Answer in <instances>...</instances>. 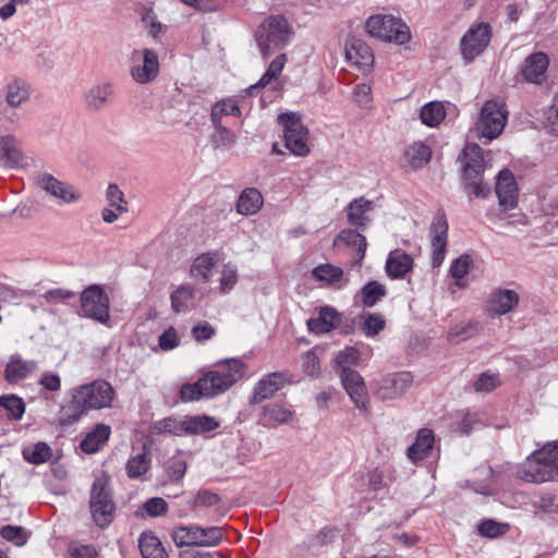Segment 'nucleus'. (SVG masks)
<instances>
[{
  "mask_svg": "<svg viewBox=\"0 0 558 558\" xmlns=\"http://www.w3.org/2000/svg\"><path fill=\"white\" fill-rule=\"evenodd\" d=\"M71 401L62 407L60 422L62 425L76 423L88 411L110 409L117 398V391L110 383L95 379L72 388Z\"/></svg>",
  "mask_w": 558,
  "mask_h": 558,
  "instance_id": "f257e3e1",
  "label": "nucleus"
},
{
  "mask_svg": "<svg viewBox=\"0 0 558 558\" xmlns=\"http://www.w3.org/2000/svg\"><path fill=\"white\" fill-rule=\"evenodd\" d=\"M244 372L245 365L240 360L218 362L215 369L204 373L196 383L183 385L180 390L181 399L192 402L225 393L243 377Z\"/></svg>",
  "mask_w": 558,
  "mask_h": 558,
  "instance_id": "f03ea898",
  "label": "nucleus"
},
{
  "mask_svg": "<svg viewBox=\"0 0 558 558\" xmlns=\"http://www.w3.org/2000/svg\"><path fill=\"white\" fill-rule=\"evenodd\" d=\"M519 476L530 483L558 480V442H548L529 456Z\"/></svg>",
  "mask_w": 558,
  "mask_h": 558,
  "instance_id": "7ed1b4c3",
  "label": "nucleus"
},
{
  "mask_svg": "<svg viewBox=\"0 0 558 558\" xmlns=\"http://www.w3.org/2000/svg\"><path fill=\"white\" fill-rule=\"evenodd\" d=\"M365 31L373 38L396 45H404L411 39L408 25L392 14L371 15L365 22Z\"/></svg>",
  "mask_w": 558,
  "mask_h": 558,
  "instance_id": "20e7f679",
  "label": "nucleus"
},
{
  "mask_svg": "<svg viewBox=\"0 0 558 558\" xmlns=\"http://www.w3.org/2000/svg\"><path fill=\"white\" fill-rule=\"evenodd\" d=\"M291 34V28L284 17H267L256 31V41L262 54L267 58L276 50L282 49Z\"/></svg>",
  "mask_w": 558,
  "mask_h": 558,
  "instance_id": "39448f33",
  "label": "nucleus"
},
{
  "mask_svg": "<svg viewBox=\"0 0 558 558\" xmlns=\"http://www.w3.org/2000/svg\"><path fill=\"white\" fill-rule=\"evenodd\" d=\"M77 314L110 327V299L101 286L90 284L82 291Z\"/></svg>",
  "mask_w": 558,
  "mask_h": 558,
  "instance_id": "423d86ee",
  "label": "nucleus"
},
{
  "mask_svg": "<svg viewBox=\"0 0 558 558\" xmlns=\"http://www.w3.org/2000/svg\"><path fill=\"white\" fill-rule=\"evenodd\" d=\"M92 517L97 526L107 527L113 520L116 505L106 476L96 477L89 496Z\"/></svg>",
  "mask_w": 558,
  "mask_h": 558,
  "instance_id": "0eeeda50",
  "label": "nucleus"
},
{
  "mask_svg": "<svg viewBox=\"0 0 558 558\" xmlns=\"http://www.w3.org/2000/svg\"><path fill=\"white\" fill-rule=\"evenodd\" d=\"M278 122L283 128L286 147L295 156L305 157L310 154L308 130L294 112L278 116Z\"/></svg>",
  "mask_w": 558,
  "mask_h": 558,
  "instance_id": "6e6552de",
  "label": "nucleus"
},
{
  "mask_svg": "<svg viewBox=\"0 0 558 558\" xmlns=\"http://www.w3.org/2000/svg\"><path fill=\"white\" fill-rule=\"evenodd\" d=\"M508 120L506 104L500 100H487L482 107L478 129L482 136L492 141L497 138L504 131Z\"/></svg>",
  "mask_w": 558,
  "mask_h": 558,
  "instance_id": "1a4fd4ad",
  "label": "nucleus"
},
{
  "mask_svg": "<svg viewBox=\"0 0 558 558\" xmlns=\"http://www.w3.org/2000/svg\"><path fill=\"white\" fill-rule=\"evenodd\" d=\"M492 39V27L488 23L481 22L472 25L460 40L462 58L472 62L488 47Z\"/></svg>",
  "mask_w": 558,
  "mask_h": 558,
  "instance_id": "9d476101",
  "label": "nucleus"
},
{
  "mask_svg": "<svg viewBox=\"0 0 558 558\" xmlns=\"http://www.w3.org/2000/svg\"><path fill=\"white\" fill-rule=\"evenodd\" d=\"M130 75L137 84H148L159 74V58L155 50L145 48L132 54Z\"/></svg>",
  "mask_w": 558,
  "mask_h": 558,
  "instance_id": "9b49d317",
  "label": "nucleus"
},
{
  "mask_svg": "<svg viewBox=\"0 0 558 558\" xmlns=\"http://www.w3.org/2000/svg\"><path fill=\"white\" fill-rule=\"evenodd\" d=\"M37 185L59 204L77 203L82 198L81 192L72 184L61 181L51 173L43 172L36 177Z\"/></svg>",
  "mask_w": 558,
  "mask_h": 558,
  "instance_id": "f8f14e48",
  "label": "nucleus"
},
{
  "mask_svg": "<svg viewBox=\"0 0 558 558\" xmlns=\"http://www.w3.org/2000/svg\"><path fill=\"white\" fill-rule=\"evenodd\" d=\"M114 85L109 81L92 85L83 96L84 105L92 112H99L109 107L114 99Z\"/></svg>",
  "mask_w": 558,
  "mask_h": 558,
  "instance_id": "ddd939ff",
  "label": "nucleus"
},
{
  "mask_svg": "<svg viewBox=\"0 0 558 558\" xmlns=\"http://www.w3.org/2000/svg\"><path fill=\"white\" fill-rule=\"evenodd\" d=\"M341 383L352 402L357 409L364 413L369 411V399L365 387L364 379L355 372H348L339 375Z\"/></svg>",
  "mask_w": 558,
  "mask_h": 558,
  "instance_id": "4468645a",
  "label": "nucleus"
},
{
  "mask_svg": "<svg viewBox=\"0 0 558 558\" xmlns=\"http://www.w3.org/2000/svg\"><path fill=\"white\" fill-rule=\"evenodd\" d=\"M484 151L477 144H466L462 150V178L477 180L485 171Z\"/></svg>",
  "mask_w": 558,
  "mask_h": 558,
  "instance_id": "2eb2a0df",
  "label": "nucleus"
},
{
  "mask_svg": "<svg viewBox=\"0 0 558 558\" xmlns=\"http://www.w3.org/2000/svg\"><path fill=\"white\" fill-rule=\"evenodd\" d=\"M447 239L448 222L445 215H438L434 218L430 226L432 259L434 267L440 266L444 262L447 247Z\"/></svg>",
  "mask_w": 558,
  "mask_h": 558,
  "instance_id": "dca6fc26",
  "label": "nucleus"
},
{
  "mask_svg": "<svg viewBox=\"0 0 558 558\" xmlns=\"http://www.w3.org/2000/svg\"><path fill=\"white\" fill-rule=\"evenodd\" d=\"M410 373L402 372L385 377L376 391L380 400H393L401 397L412 385Z\"/></svg>",
  "mask_w": 558,
  "mask_h": 558,
  "instance_id": "f3484780",
  "label": "nucleus"
},
{
  "mask_svg": "<svg viewBox=\"0 0 558 558\" xmlns=\"http://www.w3.org/2000/svg\"><path fill=\"white\" fill-rule=\"evenodd\" d=\"M289 381V375L282 372H275L264 376L254 387L251 403L257 404L271 398Z\"/></svg>",
  "mask_w": 558,
  "mask_h": 558,
  "instance_id": "a211bd4d",
  "label": "nucleus"
},
{
  "mask_svg": "<svg viewBox=\"0 0 558 558\" xmlns=\"http://www.w3.org/2000/svg\"><path fill=\"white\" fill-rule=\"evenodd\" d=\"M293 417L294 411L290 407L271 402L262 408L259 424L266 428H277L279 425L289 424Z\"/></svg>",
  "mask_w": 558,
  "mask_h": 558,
  "instance_id": "6ab92c4d",
  "label": "nucleus"
},
{
  "mask_svg": "<svg viewBox=\"0 0 558 558\" xmlns=\"http://www.w3.org/2000/svg\"><path fill=\"white\" fill-rule=\"evenodd\" d=\"M0 163L7 168H24L27 166L22 153L21 142L12 136H0Z\"/></svg>",
  "mask_w": 558,
  "mask_h": 558,
  "instance_id": "aec40b11",
  "label": "nucleus"
},
{
  "mask_svg": "<svg viewBox=\"0 0 558 558\" xmlns=\"http://www.w3.org/2000/svg\"><path fill=\"white\" fill-rule=\"evenodd\" d=\"M345 57L349 62L363 72H368L375 60L371 47L363 40L355 38L347 43Z\"/></svg>",
  "mask_w": 558,
  "mask_h": 558,
  "instance_id": "412c9836",
  "label": "nucleus"
},
{
  "mask_svg": "<svg viewBox=\"0 0 558 558\" xmlns=\"http://www.w3.org/2000/svg\"><path fill=\"white\" fill-rule=\"evenodd\" d=\"M496 194L499 204L505 209H512L518 204V186L513 174L509 170L499 172L496 182Z\"/></svg>",
  "mask_w": 558,
  "mask_h": 558,
  "instance_id": "4be33fe9",
  "label": "nucleus"
},
{
  "mask_svg": "<svg viewBox=\"0 0 558 558\" xmlns=\"http://www.w3.org/2000/svg\"><path fill=\"white\" fill-rule=\"evenodd\" d=\"M38 368V363L34 360H24L21 355H11L5 368L4 379L9 384H17L28 378Z\"/></svg>",
  "mask_w": 558,
  "mask_h": 558,
  "instance_id": "5701e85b",
  "label": "nucleus"
},
{
  "mask_svg": "<svg viewBox=\"0 0 558 558\" xmlns=\"http://www.w3.org/2000/svg\"><path fill=\"white\" fill-rule=\"evenodd\" d=\"M549 64V58L545 52H534L529 56L521 69V75L526 82L539 84Z\"/></svg>",
  "mask_w": 558,
  "mask_h": 558,
  "instance_id": "b1692460",
  "label": "nucleus"
},
{
  "mask_svg": "<svg viewBox=\"0 0 558 558\" xmlns=\"http://www.w3.org/2000/svg\"><path fill=\"white\" fill-rule=\"evenodd\" d=\"M432 158V148L424 142H414L408 145L402 154L401 162L402 166L417 170L423 168Z\"/></svg>",
  "mask_w": 558,
  "mask_h": 558,
  "instance_id": "393cba45",
  "label": "nucleus"
},
{
  "mask_svg": "<svg viewBox=\"0 0 558 558\" xmlns=\"http://www.w3.org/2000/svg\"><path fill=\"white\" fill-rule=\"evenodd\" d=\"M519 294L509 289H497L488 299V311L496 315H505L511 312L519 303Z\"/></svg>",
  "mask_w": 558,
  "mask_h": 558,
  "instance_id": "a878e982",
  "label": "nucleus"
},
{
  "mask_svg": "<svg viewBox=\"0 0 558 558\" xmlns=\"http://www.w3.org/2000/svg\"><path fill=\"white\" fill-rule=\"evenodd\" d=\"M413 258L402 250H393L388 254L385 270L391 279H401L413 268Z\"/></svg>",
  "mask_w": 558,
  "mask_h": 558,
  "instance_id": "bb28decb",
  "label": "nucleus"
},
{
  "mask_svg": "<svg viewBox=\"0 0 558 558\" xmlns=\"http://www.w3.org/2000/svg\"><path fill=\"white\" fill-rule=\"evenodd\" d=\"M435 436L432 429L422 428L417 432L415 441L408 448V458L417 462L426 459L434 448Z\"/></svg>",
  "mask_w": 558,
  "mask_h": 558,
  "instance_id": "cd10ccee",
  "label": "nucleus"
},
{
  "mask_svg": "<svg viewBox=\"0 0 558 558\" xmlns=\"http://www.w3.org/2000/svg\"><path fill=\"white\" fill-rule=\"evenodd\" d=\"M374 203L364 197L355 198L347 206V218L350 225L365 229L369 222L368 214L373 210Z\"/></svg>",
  "mask_w": 558,
  "mask_h": 558,
  "instance_id": "c85d7f7f",
  "label": "nucleus"
},
{
  "mask_svg": "<svg viewBox=\"0 0 558 558\" xmlns=\"http://www.w3.org/2000/svg\"><path fill=\"white\" fill-rule=\"evenodd\" d=\"M340 324V317L337 311L329 306L319 310L318 316L307 320V327L311 332L322 335L335 329Z\"/></svg>",
  "mask_w": 558,
  "mask_h": 558,
  "instance_id": "c756f323",
  "label": "nucleus"
},
{
  "mask_svg": "<svg viewBox=\"0 0 558 558\" xmlns=\"http://www.w3.org/2000/svg\"><path fill=\"white\" fill-rule=\"evenodd\" d=\"M31 97L29 85L23 78L14 77L4 86V98L12 108H19Z\"/></svg>",
  "mask_w": 558,
  "mask_h": 558,
  "instance_id": "7c9ffc66",
  "label": "nucleus"
},
{
  "mask_svg": "<svg viewBox=\"0 0 558 558\" xmlns=\"http://www.w3.org/2000/svg\"><path fill=\"white\" fill-rule=\"evenodd\" d=\"M217 262L218 257L214 252L201 254L192 262L190 277L204 283L208 282Z\"/></svg>",
  "mask_w": 558,
  "mask_h": 558,
  "instance_id": "2f4dec72",
  "label": "nucleus"
},
{
  "mask_svg": "<svg viewBox=\"0 0 558 558\" xmlns=\"http://www.w3.org/2000/svg\"><path fill=\"white\" fill-rule=\"evenodd\" d=\"M264 205L262 193L256 187L244 189L236 201V211L243 216L257 214Z\"/></svg>",
  "mask_w": 558,
  "mask_h": 558,
  "instance_id": "473e14b6",
  "label": "nucleus"
},
{
  "mask_svg": "<svg viewBox=\"0 0 558 558\" xmlns=\"http://www.w3.org/2000/svg\"><path fill=\"white\" fill-rule=\"evenodd\" d=\"M110 435V426L97 424L81 441L80 447L86 453H95L109 440Z\"/></svg>",
  "mask_w": 558,
  "mask_h": 558,
  "instance_id": "72a5a7b5",
  "label": "nucleus"
},
{
  "mask_svg": "<svg viewBox=\"0 0 558 558\" xmlns=\"http://www.w3.org/2000/svg\"><path fill=\"white\" fill-rule=\"evenodd\" d=\"M287 63V56L286 54H279L269 64L266 72L263 74V76L259 78V81L250 86L247 89L248 93L252 95L255 90H259L262 88H265L266 86L270 85L271 83H278V78L281 74V72L284 69V65Z\"/></svg>",
  "mask_w": 558,
  "mask_h": 558,
  "instance_id": "f704fd0d",
  "label": "nucleus"
},
{
  "mask_svg": "<svg viewBox=\"0 0 558 558\" xmlns=\"http://www.w3.org/2000/svg\"><path fill=\"white\" fill-rule=\"evenodd\" d=\"M196 290L190 283L179 286L170 295L171 310L175 314L190 311Z\"/></svg>",
  "mask_w": 558,
  "mask_h": 558,
  "instance_id": "c9c22d12",
  "label": "nucleus"
},
{
  "mask_svg": "<svg viewBox=\"0 0 558 558\" xmlns=\"http://www.w3.org/2000/svg\"><path fill=\"white\" fill-rule=\"evenodd\" d=\"M345 245L356 250L357 262L360 263L366 252L367 242L364 235L359 233L356 230L344 229L342 230L335 240V245Z\"/></svg>",
  "mask_w": 558,
  "mask_h": 558,
  "instance_id": "e433bc0d",
  "label": "nucleus"
},
{
  "mask_svg": "<svg viewBox=\"0 0 558 558\" xmlns=\"http://www.w3.org/2000/svg\"><path fill=\"white\" fill-rule=\"evenodd\" d=\"M143 558H169L162 543L153 532H144L138 539Z\"/></svg>",
  "mask_w": 558,
  "mask_h": 558,
  "instance_id": "4c0bfd02",
  "label": "nucleus"
},
{
  "mask_svg": "<svg viewBox=\"0 0 558 558\" xmlns=\"http://www.w3.org/2000/svg\"><path fill=\"white\" fill-rule=\"evenodd\" d=\"M219 427V422L215 417L203 414L185 416V434L199 435L213 432Z\"/></svg>",
  "mask_w": 558,
  "mask_h": 558,
  "instance_id": "58836bf2",
  "label": "nucleus"
},
{
  "mask_svg": "<svg viewBox=\"0 0 558 558\" xmlns=\"http://www.w3.org/2000/svg\"><path fill=\"white\" fill-rule=\"evenodd\" d=\"M482 426L478 413L463 410L454 415L452 429L460 435H469L472 430Z\"/></svg>",
  "mask_w": 558,
  "mask_h": 558,
  "instance_id": "ea45409f",
  "label": "nucleus"
},
{
  "mask_svg": "<svg viewBox=\"0 0 558 558\" xmlns=\"http://www.w3.org/2000/svg\"><path fill=\"white\" fill-rule=\"evenodd\" d=\"M22 456L28 463L38 465L51 459L52 449L48 444L38 441L36 444L25 446L22 450Z\"/></svg>",
  "mask_w": 558,
  "mask_h": 558,
  "instance_id": "a19ab883",
  "label": "nucleus"
},
{
  "mask_svg": "<svg viewBox=\"0 0 558 558\" xmlns=\"http://www.w3.org/2000/svg\"><path fill=\"white\" fill-rule=\"evenodd\" d=\"M140 15L148 36H150L155 41H158L159 35L167 28V26L158 20L157 14L150 5H143L140 9Z\"/></svg>",
  "mask_w": 558,
  "mask_h": 558,
  "instance_id": "79ce46f5",
  "label": "nucleus"
},
{
  "mask_svg": "<svg viewBox=\"0 0 558 558\" xmlns=\"http://www.w3.org/2000/svg\"><path fill=\"white\" fill-rule=\"evenodd\" d=\"M360 352L354 347H345L335 357L336 372L340 375L352 372V367L359 365Z\"/></svg>",
  "mask_w": 558,
  "mask_h": 558,
  "instance_id": "37998d69",
  "label": "nucleus"
},
{
  "mask_svg": "<svg viewBox=\"0 0 558 558\" xmlns=\"http://www.w3.org/2000/svg\"><path fill=\"white\" fill-rule=\"evenodd\" d=\"M445 107L439 101H432L422 107L421 121L427 126H437L445 119Z\"/></svg>",
  "mask_w": 558,
  "mask_h": 558,
  "instance_id": "c03bdc74",
  "label": "nucleus"
},
{
  "mask_svg": "<svg viewBox=\"0 0 558 558\" xmlns=\"http://www.w3.org/2000/svg\"><path fill=\"white\" fill-rule=\"evenodd\" d=\"M478 323L470 320L451 327L447 333V339L451 343H460L473 338L478 331Z\"/></svg>",
  "mask_w": 558,
  "mask_h": 558,
  "instance_id": "a18cd8bd",
  "label": "nucleus"
},
{
  "mask_svg": "<svg viewBox=\"0 0 558 558\" xmlns=\"http://www.w3.org/2000/svg\"><path fill=\"white\" fill-rule=\"evenodd\" d=\"M313 277L328 286L336 284L343 279V270L331 264H323L312 270Z\"/></svg>",
  "mask_w": 558,
  "mask_h": 558,
  "instance_id": "49530a36",
  "label": "nucleus"
},
{
  "mask_svg": "<svg viewBox=\"0 0 558 558\" xmlns=\"http://www.w3.org/2000/svg\"><path fill=\"white\" fill-rule=\"evenodd\" d=\"M153 430L156 434H170L182 436L185 434V417L182 420L175 417H166L154 423Z\"/></svg>",
  "mask_w": 558,
  "mask_h": 558,
  "instance_id": "de8ad7c7",
  "label": "nucleus"
},
{
  "mask_svg": "<svg viewBox=\"0 0 558 558\" xmlns=\"http://www.w3.org/2000/svg\"><path fill=\"white\" fill-rule=\"evenodd\" d=\"M226 116H241V109L234 99H223L214 105L210 113L213 123H221L222 117Z\"/></svg>",
  "mask_w": 558,
  "mask_h": 558,
  "instance_id": "09e8293b",
  "label": "nucleus"
},
{
  "mask_svg": "<svg viewBox=\"0 0 558 558\" xmlns=\"http://www.w3.org/2000/svg\"><path fill=\"white\" fill-rule=\"evenodd\" d=\"M196 547H211L217 546L223 537L221 527L209 526L201 527L196 525Z\"/></svg>",
  "mask_w": 558,
  "mask_h": 558,
  "instance_id": "8fccbe9b",
  "label": "nucleus"
},
{
  "mask_svg": "<svg viewBox=\"0 0 558 558\" xmlns=\"http://www.w3.org/2000/svg\"><path fill=\"white\" fill-rule=\"evenodd\" d=\"M472 263L473 259L466 254L461 255L451 263L449 272L459 288H465L464 277L468 275Z\"/></svg>",
  "mask_w": 558,
  "mask_h": 558,
  "instance_id": "3c124183",
  "label": "nucleus"
},
{
  "mask_svg": "<svg viewBox=\"0 0 558 558\" xmlns=\"http://www.w3.org/2000/svg\"><path fill=\"white\" fill-rule=\"evenodd\" d=\"M151 465V460L147 453H138L131 457L126 462V474L130 478H138L144 475Z\"/></svg>",
  "mask_w": 558,
  "mask_h": 558,
  "instance_id": "603ef678",
  "label": "nucleus"
},
{
  "mask_svg": "<svg viewBox=\"0 0 558 558\" xmlns=\"http://www.w3.org/2000/svg\"><path fill=\"white\" fill-rule=\"evenodd\" d=\"M215 132L211 135V143L215 148L228 149L236 142V135L222 123H213Z\"/></svg>",
  "mask_w": 558,
  "mask_h": 558,
  "instance_id": "864d4df0",
  "label": "nucleus"
},
{
  "mask_svg": "<svg viewBox=\"0 0 558 558\" xmlns=\"http://www.w3.org/2000/svg\"><path fill=\"white\" fill-rule=\"evenodd\" d=\"M360 294L363 304L372 307L386 295V288L378 281H371L362 288Z\"/></svg>",
  "mask_w": 558,
  "mask_h": 558,
  "instance_id": "5fc2aeb1",
  "label": "nucleus"
},
{
  "mask_svg": "<svg viewBox=\"0 0 558 558\" xmlns=\"http://www.w3.org/2000/svg\"><path fill=\"white\" fill-rule=\"evenodd\" d=\"M171 536L178 547L196 546V525L178 526L172 531Z\"/></svg>",
  "mask_w": 558,
  "mask_h": 558,
  "instance_id": "6e6d98bb",
  "label": "nucleus"
},
{
  "mask_svg": "<svg viewBox=\"0 0 558 558\" xmlns=\"http://www.w3.org/2000/svg\"><path fill=\"white\" fill-rule=\"evenodd\" d=\"M500 385L501 379L498 374L484 372L473 383V388L476 392H490Z\"/></svg>",
  "mask_w": 558,
  "mask_h": 558,
  "instance_id": "4d7b16f0",
  "label": "nucleus"
},
{
  "mask_svg": "<svg viewBox=\"0 0 558 558\" xmlns=\"http://www.w3.org/2000/svg\"><path fill=\"white\" fill-rule=\"evenodd\" d=\"M0 405L4 408L14 420H20L25 412V404L22 398L15 395L2 397L0 399Z\"/></svg>",
  "mask_w": 558,
  "mask_h": 558,
  "instance_id": "13d9d810",
  "label": "nucleus"
},
{
  "mask_svg": "<svg viewBox=\"0 0 558 558\" xmlns=\"http://www.w3.org/2000/svg\"><path fill=\"white\" fill-rule=\"evenodd\" d=\"M106 199L108 205L116 210H119V213L128 211L124 194L117 184H109L106 192Z\"/></svg>",
  "mask_w": 558,
  "mask_h": 558,
  "instance_id": "bf43d9fd",
  "label": "nucleus"
},
{
  "mask_svg": "<svg viewBox=\"0 0 558 558\" xmlns=\"http://www.w3.org/2000/svg\"><path fill=\"white\" fill-rule=\"evenodd\" d=\"M509 530L510 525L508 523L496 522L494 520H485L478 526L480 534L490 538L505 535Z\"/></svg>",
  "mask_w": 558,
  "mask_h": 558,
  "instance_id": "052dcab7",
  "label": "nucleus"
},
{
  "mask_svg": "<svg viewBox=\"0 0 558 558\" xmlns=\"http://www.w3.org/2000/svg\"><path fill=\"white\" fill-rule=\"evenodd\" d=\"M238 282V269L232 264H226L221 270L220 290L223 293L231 291Z\"/></svg>",
  "mask_w": 558,
  "mask_h": 558,
  "instance_id": "680f3d73",
  "label": "nucleus"
},
{
  "mask_svg": "<svg viewBox=\"0 0 558 558\" xmlns=\"http://www.w3.org/2000/svg\"><path fill=\"white\" fill-rule=\"evenodd\" d=\"M75 293L71 290L64 288L51 289L45 292L41 298L49 304H61L66 303L69 300L73 299Z\"/></svg>",
  "mask_w": 558,
  "mask_h": 558,
  "instance_id": "e2e57ef3",
  "label": "nucleus"
},
{
  "mask_svg": "<svg viewBox=\"0 0 558 558\" xmlns=\"http://www.w3.org/2000/svg\"><path fill=\"white\" fill-rule=\"evenodd\" d=\"M302 369L311 377H317L320 373V364L317 355L313 351H306L302 355Z\"/></svg>",
  "mask_w": 558,
  "mask_h": 558,
  "instance_id": "0e129e2a",
  "label": "nucleus"
},
{
  "mask_svg": "<svg viewBox=\"0 0 558 558\" xmlns=\"http://www.w3.org/2000/svg\"><path fill=\"white\" fill-rule=\"evenodd\" d=\"M159 348L162 351H170L179 347L180 338L174 327H169L166 329L158 339Z\"/></svg>",
  "mask_w": 558,
  "mask_h": 558,
  "instance_id": "69168bd1",
  "label": "nucleus"
},
{
  "mask_svg": "<svg viewBox=\"0 0 558 558\" xmlns=\"http://www.w3.org/2000/svg\"><path fill=\"white\" fill-rule=\"evenodd\" d=\"M143 509L150 517H161L168 512V504L163 498L154 497L143 505Z\"/></svg>",
  "mask_w": 558,
  "mask_h": 558,
  "instance_id": "338daca9",
  "label": "nucleus"
},
{
  "mask_svg": "<svg viewBox=\"0 0 558 558\" xmlns=\"http://www.w3.org/2000/svg\"><path fill=\"white\" fill-rule=\"evenodd\" d=\"M546 124L549 131L558 136V93L553 98L551 105L546 112Z\"/></svg>",
  "mask_w": 558,
  "mask_h": 558,
  "instance_id": "774afa93",
  "label": "nucleus"
}]
</instances>
